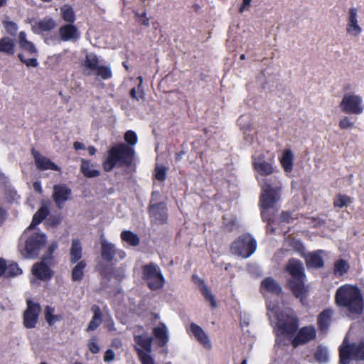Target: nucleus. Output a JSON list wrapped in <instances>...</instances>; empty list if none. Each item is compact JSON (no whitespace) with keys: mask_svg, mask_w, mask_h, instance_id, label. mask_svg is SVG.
Segmentation results:
<instances>
[{"mask_svg":"<svg viewBox=\"0 0 364 364\" xmlns=\"http://www.w3.org/2000/svg\"><path fill=\"white\" fill-rule=\"evenodd\" d=\"M334 303L351 319L364 311V298L361 290L355 285L346 284L339 287L335 293Z\"/></svg>","mask_w":364,"mask_h":364,"instance_id":"obj_1","label":"nucleus"},{"mask_svg":"<svg viewBox=\"0 0 364 364\" xmlns=\"http://www.w3.org/2000/svg\"><path fill=\"white\" fill-rule=\"evenodd\" d=\"M284 269L290 275L287 280L286 288L304 305L309 294V287L306 284V275L302 262L296 258H291Z\"/></svg>","mask_w":364,"mask_h":364,"instance_id":"obj_2","label":"nucleus"},{"mask_svg":"<svg viewBox=\"0 0 364 364\" xmlns=\"http://www.w3.org/2000/svg\"><path fill=\"white\" fill-rule=\"evenodd\" d=\"M135 149L125 143H118L107 151V156L102 162L103 170L112 171L115 167H130L134 161Z\"/></svg>","mask_w":364,"mask_h":364,"instance_id":"obj_3","label":"nucleus"},{"mask_svg":"<svg viewBox=\"0 0 364 364\" xmlns=\"http://www.w3.org/2000/svg\"><path fill=\"white\" fill-rule=\"evenodd\" d=\"M338 351L339 364H349L351 360L364 361V341L350 343L345 338Z\"/></svg>","mask_w":364,"mask_h":364,"instance_id":"obj_4","label":"nucleus"},{"mask_svg":"<svg viewBox=\"0 0 364 364\" xmlns=\"http://www.w3.org/2000/svg\"><path fill=\"white\" fill-rule=\"evenodd\" d=\"M142 279L146 282L147 287L151 291L161 289L165 284V279L160 267L154 262L141 267Z\"/></svg>","mask_w":364,"mask_h":364,"instance_id":"obj_5","label":"nucleus"},{"mask_svg":"<svg viewBox=\"0 0 364 364\" xmlns=\"http://www.w3.org/2000/svg\"><path fill=\"white\" fill-rule=\"evenodd\" d=\"M257 249V241L250 234H243L234 240L230 247L231 252L235 255L247 258Z\"/></svg>","mask_w":364,"mask_h":364,"instance_id":"obj_6","label":"nucleus"},{"mask_svg":"<svg viewBox=\"0 0 364 364\" xmlns=\"http://www.w3.org/2000/svg\"><path fill=\"white\" fill-rule=\"evenodd\" d=\"M134 341L136 343L134 346V349L141 363L155 364L154 358L151 355V353L152 352L153 338L146 334L134 335Z\"/></svg>","mask_w":364,"mask_h":364,"instance_id":"obj_7","label":"nucleus"},{"mask_svg":"<svg viewBox=\"0 0 364 364\" xmlns=\"http://www.w3.org/2000/svg\"><path fill=\"white\" fill-rule=\"evenodd\" d=\"M277 319V327L282 335L291 336L298 331L299 319L292 310L282 311Z\"/></svg>","mask_w":364,"mask_h":364,"instance_id":"obj_8","label":"nucleus"},{"mask_svg":"<svg viewBox=\"0 0 364 364\" xmlns=\"http://www.w3.org/2000/svg\"><path fill=\"white\" fill-rule=\"evenodd\" d=\"M281 198V188L273 187L268 183L262 186V193L259 197L261 209L273 208Z\"/></svg>","mask_w":364,"mask_h":364,"instance_id":"obj_9","label":"nucleus"},{"mask_svg":"<svg viewBox=\"0 0 364 364\" xmlns=\"http://www.w3.org/2000/svg\"><path fill=\"white\" fill-rule=\"evenodd\" d=\"M47 238L44 233L34 232L25 242L26 257L36 258L44 247Z\"/></svg>","mask_w":364,"mask_h":364,"instance_id":"obj_10","label":"nucleus"},{"mask_svg":"<svg viewBox=\"0 0 364 364\" xmlns=\"http://www.w3.org/2000/svg\"><path fill=\"white\" fill-rule=\"evenodd\" d=\"M362 102L359 95L346 94L340 103V107L346 114H360L364 109Z\"/></svg>","mask_w":364,"mask_h":364,"instance_id":"obj_11","label":"nucleus"},{"mask_svg":"<svg viewBox=\"0 0 364 364\" xmlns=\"http://www.w3.org/2000/svg\"><path fill=\"white\" fill-rule=\"evenodd\" d=\"M154 192L151 194V200H153V197L154 195ZM148 211L151 218V222L154 223L156 225H164L166 224L168 221V208L164 202L152 203H151L148 207Z\"/></svg>","mask_w":364,"mask_h":364,"instance_id":"obj_12","label":"nucleus"},{"mask_svg":"<svg viewBox=\"0 0 364 364\" xmlns=\"http://www.w3.org/2000/svg\"><path fill=\"white\" fill-rule=\"evenodd\" d=\"M297 333L291 340V345L296 348L314 340L316 338V330L313 325L298 328Z\"/></svg>","mask_w":364,"mask_h":364,"instance_id":"obj_13","label":"nucleus"},{"mask_svg":"<svg viewBox=\"0 0 364 364\" xmlns=\"http://www.w3.org/2000/svg\"><path fill=\"white\" fill-rule=\"evenodd\" d=\"M26 304L27 308L23 313V325L26 328H33L38 322L41 306L30 299L26 301Z\"/></svg>","mask_w":364,"mask_h":364,"instance_id":"obj_14","label":"nucleus"},{"mask_svg":"<svg viewBox=\"0 0 364 364\" xmlns=\"http://www.w3.org/2000/svg\"><path fill=\"white\" fill-rule=\"evenodd\" d=\"M71 194L72 191L70 188L65 183H59L53 186L52 198L56 205L60 208L70 199Z\"/></svg>","mask_w":364,"mask_h":364,"instance_id":"obj_15","label":"nucleus"},{"mask_svg":"<svg viewBox=\"0 0 364 364\" xmlns=\"http://www.w3.org/2000/svg\"><path fill=\"white\" fill-rule=\"evenodd\" d=\"M58 35L62 41H77L80 38L77 27L74 23H65L58 29Z\"/></svg>","mask_w":364,"mask_h":364,"instance_id":"obj_16","label":"nucleus"},{"mask_svg":"<svg viewBox=\"0 0 364 364\" xmlns=\"http://www.w3.org/2000/svg\"><path fill=\"white\" fill-rule=\"evenodd\" d=\"M252 166L259 175L263 176L271 175L274 172L272 163L266 161L264 155L252 157Z\"/></svg>","mask_w":364,"mask_h":364,"instance_id":"obj_17","label":"nucleus"},{"mask_svg":"<svg viewBox=\"0 0 364 364\" xmlns=\"http://www.w3.org/2000/svg\"><path fill=\"white\" fill-rule=\"evenodd\" d=\"M32 273L37 279L42 281H48L53 276V270L43 260L33 264L32 267Z\"/></svg>","mask_w":364,"mask_h":364,"instance_id":"obj_18","label":"nucleus"},{"mask_svg":"<svg viewBox=\"0 0 364 364\" xmlns=\"http://www.w3.org/2000/svg\"><path fill=\"white\" fill-rule=\"evenodd\" d=\"M323 253H324V251L322 250H318L308 253L304 257L307 268H323L324 267V261L322 257Z\"/></svg>","mask_w":364,"mask_h":364,"instance_id":"obj_19","label":"nucleus"},{"mask_svg":"<svg viewBox=\"0 0 364 364\" xmlns=\"http://www.w3.org/2000/svg\"><path fill=\"white\" fill-rule=\"evenodd\" d=\"M100 245H101V256L102 258L107 262H111L114 258V256L117 253L114 245L107 242L104 235L100 237Z\"/></svg>","mask_w":364,"mask_h":364,"instance_id":"obj_20","label":"nucleus"},{"mask_svg":"<svg viewBox=\"0 0 364 364\" xmlns=\"http://www.w3.org/2000/svg\"><path fill=\"white\" fill-rule=\"evenodd\" d=\"M99 65V58L94 53H87L85 59L81 62L80 66L83 73L90 75Z\"/></svg>","mask_w":364,"mask_h":364,"instance_id":"obj_21","label":"nucleus"},{"mask_svg":"<svg viewBox=\"0 0 364 364\" xmlns=\"http://www.w3.org/2000/svg\"><path fill=\"white\" fill-rule=\"evenodd\" d=\"M333 310L327 308L323 310L317 316V326L321 331H327L332 322Z\"/></svg>","mask_w":364,"mask_h":364,"instance_id":"obj_22","label":"nucleus"},{"mask_svg":"<svg viewBox=\"0 0 364 364\" xmlns=\"http://www.w3.org/2000/svg\"><path fill=\"white\" fill-rule=\"evenodd\" d=\"M346 31L350 35L355 36L360 35L362 32V28L358 23L357 9L355 8H351L349 10Z\"/></svg>","mask_w":364,"mask_h":364,"instance_id":"obj_23","label":"nucleus"},{"mask_svg":"<svg viewBox=\"0 0 364 364\" xmlns=\"http://www.w3.org/2000/svg\"><path fill=\"white\" fill-rule=\"evenodd\" d=\"M260 289L276 296H279L282 293L281 285L271 277H266L261 282Z\"/></svg>","mask_w":364,"mask_h":364,"instance_id":"obj_24","label":"nucleus"},{"mask_svg":"<svg viewBox=\"0 0 364 364\" xmlns=\"http://www.w3.org/2000/svg\"><path fill=\"white\" fill-rule=\"evenodd\" d=\"M35 163L38 169L41 171L53 170L59 171V167L49 159L41 156L37 151H33Z\"/></svg>","mask_w":364,"mask_h":364,"instance_id":"obj_25","label":"nucleus"},{"mask_svg":"<svg viewBox=\"0 0 364 364\" xmlns=\"http://www.w3.org/2000/svg\"><path fill=\"white\" fill-rule=\"evenodd\" d=\"M153 335L159 347H164L168 342V329L165 323L161 322L153 328Z\"/></svg>","mask_w":364,"mask_h":364,"instance_id":"obj_26","label":"nucleus"},{"mask_svg":"<svg viewBox=\"0 0 364 364\" xmlns=\"http://www.w3.org/2000/svg\"><path fill=\"white\" fill-rule=\"evenodd\" d=\"M191 333L195 336L196 339L205 348L208 349L211 348V343L208 335L205 333L203 328L196 323H192L190 325Z\"/></svg>","mask_w":364,"mask_h":364,"instance_id":"obj_27","label":"nucleus"},{"mask_svg":"<svg viewBox=\"0 0 364 364\" xmlns=\"http://www.w3.org/2000/svg\"><path fill=\"white\" fill-rule=\"evenodd\" d=\"M91 311L93 313V316L85 329L87 332L95 331L102 323V313L100 307L97 304H93L91 306Z\"/></svg>","mask_w":364,"mask_h":364,"instance_id":"obj_28","label":"nucleus"},{"mask_svg":"<svg viewBox=\"0 0 364 364\" xmlns=\"http://www.w3.org/2000/svg\"><path fill=\"white\" fill-rule=\"evenodd\" d=\"M80 172L86 178H95L100 175V171L95 169V164H92L90 160L81 159Z\"/></svg>","mask_w":364,"mask_h":364,"instance_id":"obj_29","label":"nucleus"},{"mask_svg":"<svg viewBox=\"0 0 364 364\" xmlns=\"http://www.w3.org/2000/svg\"><path fill=\"white\" fill-rule=\"evenodd\" d=\"M56 26V21L53 18L46 16L36 23L35 26L33 27V31L35 33L37 32L36 30L41 32H48L54 29Z\"/></svg>","mask_w":364,"mask_h":364,"instance_id":"obj_30","label":"nucleus"},{"mask_svg":"<svg viewBox=\"0 0 364 364\" xmlns=\"http://www.w3.org/2000/svg\"><path fill=\"white\" fill-rule=\"evenodd\" d=\"M82 248L81 242L78 239L72 240V245L70 251V262L71 264H75L82 258Z\"/></svg>","mask_w":364,"mask_h":364,"instance_id":"obj_31","label":"nucleus"},{"mask_svg":"<svg viewBox=\"0 0 364 364\" xmlns=\"http://www.w3.org/2000/svg\"><path fill=\"white\" fill-rule=\"evenodd\" d=\"M294 154L291 149H285L280 159V164L287 173H290L293 170Z\"/></svg>","mask_w":364,"mask_h":364,"instance_id":"obj_32","label":"nucleus"},{"mask_svg":"<svg viewBox=\"0 0 364 364\" xmlns=\"http://www.w3.org/2000/svg\"><path fill=\"white\" fill-rule=\"evenodd\" d=\"M18 43L20 48L28 52L30 55H33L37 53V49L36 48L34 44L27 40L26 33L24 31H21L18 34Z\"/></svg>","mask_w":364,"mask_h":364,"instance_id":"obj_33","label":"nucleus"},{"mask_svg":"<svg viewBox=\"0 0 364 364\" xmlns=\"http://www.w3.org/2000/svg\"><path fill=\"white\" fill-rule=\"evenodd\" d=\"M73 268L71 272V279L73 282H80L84 277L85 269L87 267V262L85 260H80Z\"/></svg>","mask_w":364,"mask_h":364,"instance_id":"obj_34","label":"nucleus"},{"mask_svg":"<svg viewBox=\"0 0 364 364\" xmlns=\"http://www.w3.org/2000/svg\"><path fill=\"white\" fill-rule=\"evenodd\" d=\"M0 53L7 55H13L15 53V43L14 40L9 37H3L0 39Z\"/></svg>","mask_w":364,"mask_h":364,"instance_id":"obj_35","label":"nucleus"},{"mask_svg":"<svg viewBox=\"0 0 364 364\" xmlns=\"http://www.w3.org/2000/svg\"><path fill=\"white\" fill-rule=\"evenodd\" d=\"M60 16L67 23H74L76 20L75 13L69 4H64L60 7Z\"/></svg>","mask_w":364,"mask_h":364,"instance_id":"obj_36","label":"nucleus"},{"mask_svg":"<svg viewBox=\"0 0 364 364\" xmlns=\"http://www.w3.org/2000/svg\"><path fill=\"white\" fill-rule=\"evenodd\" d=\"M349 269L350 265L347 261L343 259H337L333 265V274L336 277H342L349 271Z\"/></svg>","mask_w":364,"mask_h":364,"instance_id":"obj_37","label":"nucleus"},{"mask_svg":"<svg viewBox=\"0 0 364 364\" xmlns=\"http://www.w3.org/2000/svg\"><path fill=\"white\" fill-rule=\"evenodd\" d=\"M49 214V209L46 206H41L33 215L31 223L28 228H33L40 224Z\"/></svg>","mask_w":364,"mask_h":364,"instance_id":"obj_38","label":"nucleus"},{"mask_svg":"<svg viewBox=\"0 0 364 364\" xmlns=\"http://www.w3.org/2000/svg\"><path fill=\"white\" fill-rule=\"evenodd\" d=\"M122 241L126 242L131 246H137L140 243L139 236L130 230H123L120 235Z\"/></svg>","mask_w":364,"mask_h":364,"instance_id":"obj_39","label":"nucleus"},{"mask_svg":"<svg viewBox=\"0 0 364 364\" xmlns=\"http://www.w3.org/2000/svg\"><path fill=\"white\" fill-rule=\"evenodd\" d=\"M202 286L200 287V291L204 296L205 299L210 303L211 308L213 309L217 307V302L215 296L212 294L210 290L205 284L203 280H200Z\"/></svg>","mask_w":364,"mask_h":364,"instance_id":"obj_40","label":"nucleus"},{"mask_svg":"<svg viewBox=\"0 0 364 364\" xmlns=\"http://www.w3.org/2000/svg\"><path fill=\"white\" fill-rule=\"evenodd\" d=\"M137 80L139 81L137 89L135 87L131 89L129 95L132 99L139 101V100L144 99L145 94L142 87L143 77L141 76H139Z\"/></svg>","mask_w":364,"mask_h":364,"instance_id":"obj_41","label":"nucleus"},{"mask_svg":"<svg viewBox=\"0 0 364 364\" xmlns=\"http://www.w3.org/2000/svg\"><path fill=\"white\" fill-rule=\"evenodd\" d=\"M95 75L102 80H108L112 77V72L109 66L98 65L95 70Z\"/></svg>","mask_w":364,"mask_h":364,"instance_id":"obj_42","label":"nucleus"},{"mask_svg":"<svg viewBox=\"0 0 364 364\" xmlns=\"http://www.w3.org/2000/svg\"><path fill=\"white\" fill-rule=\"evenodd\" d=\"M351 202L352 200L350 197L339 193L335 197L333 200V206L335 208H342L351 203Z\"/></svg>","mask_w":364,"mask_h":364,"instance_id":"obj_43","label":"nucleus"},{"mask_svg":"<svg viewBox=\"0 0 364 364\" xmlns=\"http://www.w3.org/2000/svg\"><path fill=\"white\" fill-rule=\"evenodd\" d=\"M314 358L318 363H326L328 359L327 349L321 346H318L314 353Z\"/></svg>","mask_w":364,"mask_h":364,"instance_id":"obj_44","label":"nucleus"},{"mask_svg":"<svg viewBox=\"0 0 364 364\" xmlns=\"http://www.w3.org/2000/svg\"><path fill=\"white\" fill-rule=\"evenodd\" d=\"M22 273V270L19 268L16 263L10 264L9 266L6 264L5 277L7 278L14 277Z\"/></svg>","mask_w":364,"mask_h":364,"instance_id":"obj_45","label":"nucleus"},{"mask_svg":"<svg viewBox=\"0 0 364 364\" xmlns=\"http://www.w3.org/2000/svg\"><path fill=\"white\" fill-rule=\"evenodd\" d=\"M124 139L125 141V144L133 147L138 141L136 134L132 130H128L125 132Z\"/></svg>","mask_w":364,"mask_h":364,"instance_id":"obj_46","label":"nucleus"},{"mask_svg":"<svg viewBox=\"0 0 364 364\" xmlns=\"http://www.w3.org/2000/svg\"><path fill=\"white\" fill-rule=\"evenodd\" d=\"M3 24L7 33L12 36H16L18 31V26L15 22L5 21Z\"/></svg>","mask_w":364,"mask_h":364,"instance_id":"obj_47","label":"nucleus"},{"mask_svg":"<svg viewBox=\"0 0 364 364\" xmlns=\"http://www.w3.org/2000/svg\"><path fill=\"white\" fill-rule=\"evenodd\" d=\"M58 247V243L56 242H53L50 244L47 249L46 253L43 255L42 259L44 262H48L49 260H51L53 259V254Z\"/></svg>","mask_w":364,"mask_h":364,"instance_id":"obj_48","label":"nucleus"},{"mask_svg":"<svg viewBox=\"0 0 364 364\" xmlns=\"http://www.w3.org/2000/svg\"><path fill=\"white\" fill-rule=\"evenodd\" d=\"M134 16L138 23L145 26H149V18L146 16V11H144L142 14L135 11Z\"/></svg>","mask_w":364,"mask_h":364,"instance_id":"obj_49","label":"nucleus"},{"mask_svg":"<svg viewBox=\"0 0 364 364\" xmlns=\"http://www.w3.org/2000/svg\"><path fill=\"white\" fill-rule=\"evenodd\" d=\"M54 308L46 306L45 308V319L50 326L54 324Z\"/></svg>","mask_w":364,"mask_h":364,"instance_id":"obj_50","label":"nucleus"},{"mask_svg":"<svg viewBox=\"0 0 364 364\" xmlns=\"http://www.w3.org/2000/svg\"><path fill=\"white\" fill-rule=\"evenodd\" d=\"M18 58H19V60L24 64H26V65L27 67H33V68H36L38 65V63L37 61V59L36 58H24V55L22 53H19L18 55Z\"/></svg>","mask_w":364,"mask_h":364,"instance_id":"obj_51","label":"nucleus"},{"mask_svg":"<svg viewBox=\"0 0 364 364\" xmlns=\"http://www.w3.org/2000/svg\"><path fill=\"white\" fill-rule=\"evenodd\" d=\"M154 176L156 180L164 181L166 178V168L164 166H157L155 168Z\"/></svg>","mask_w":364,"mask_h":364,"instance_id":"obj_52","label":"nucleus"},{"mask_svg":"<svg viewBox=\"0 0 364 364\" xmlns=\"http://www.w3.org/2000/svg\"><path fill=\"white\" fill-rule=\"evenodd\" d=\"M87 346L90 351L93 354L98 353L100 351V347L97 343V338L95 336L89 340Z\"/></svg>","mask_w":364,"mask_h":364,"instance_id":"obj_53","label":"nucleus"},{"mask_svg":"<svg viewBox=\"0 0 364 364\" xmlns=\"http://www.w3.org/2000/svg\"><path fill=\"white\" fill-rule=\"evenodd\" d=\"M338 125L341 129H348L353 128L354 123L350 120L349 117H344L340 120Z\"/></svg>","mask_w":364,"mask_h":364,"instance_id":"obj_54","label":"nucleus"},{"mask_svg":"<svg viewBox=\"0 0 364 364\" xmlns=\"http://www.w3.org/2000/svg\"><path fill=\"white\" fill-rule=\"evenodd\" d=\"M114 359V353L112 350L108 349L106 350L104 355V360L105 362H110Z\"/></svg>","mask_w":364,"mask_h":364,"instance_id":"obj_55","label":"nucleus"},{"mask_svg":"<svg viewBox=\"0 0 364 364\" xmlns=\"http://www.w3.org/2000/svg\"><path fill=\"white\" fill-rule=\"evenodd\" d=\"M267 209H262L261 210V217L263 221L270 223L272 221V217L269 214V212L266 210Z\"/></svg>","mask_w":364,"mask_h":364,"instance_id":"obj_56","label":"nucleus"},{"mask_svg":"<svg viewBox=\"0 0 364 364\" xmlns=\"http://www.w3.org/2000/svg\"><path fill=\"white\" fill-rule=\"evenodd\" d=\"M33 188L34 191L40 194L43 193V188L40 181H36L33 183Z\"/></svg>","mask_w":364,"mask_h":364,"instance_id":"obj_57","label":"nucleus"},{"mask_svg":"<svg viewBox=\"0 0 364 364\" xmlns=\"http://www.w3.org/2000/svg\"><path fill=\"white\" fill-rule=\"evenodd\" d=\"M6 271V261L5 259L0 258V278L4 275Z\"/></svg>","mask_w":364,"mask_h":364,"instance_id":"obj_58","label":"nucleus"},{"mask_svg":"<svg viewBox=\"0 0 364 364\" xmlns=\"http://www.w3.org/2000/svg\"><path fill=\"white\" fill-rule=\"evenodd\" d=\"M73 147L75 150L85 149V148L84 144L79 141H75L73 143Z\"/></svg>","mask_w":364,"mask_h":364,"instance_id":"obj_59","label":"nucleus"},{"mask_svg":"<svg viewBox=\"0 0 364 364\" xmlns=\"http://www.w3.org/2000/svg\"><path fill=\"white\" fill-rule=\"evenodd\" d=\"M252 0H243L242 4L240 8V12H243L245 7L249 6L250 5Z\"/></svg>","mask_w":364,"mask_h":364,"instance_id":"obj_60","label":"nucleus"},{"mask_svg":"<svg viewBox=\"0 0 364 364\" xmlns=\"http://www.w3.org/2000/svg\"><path fill=\"white\" fill-rule=\"evenodd\" d=\"M186 154L184 151H180L175 154V160L176 161H180L183 157V156Z\"/></svg>","mask_w":364,"mask_h":364,"instance_id":"obj_61","label":"nucleus"},{"mask_svg":"<svg viewBox=\"0 0 364 364\" xmlns=\"http://www.w3.org/2000/svg\"><path fill=\"white\" fill-rule=\"evenodd\" d=\"M5 218V210L0 208V225L3 223Z\"/></svg>","mask_w":364,"mask_h":364,"instance_id":"obj_62","label":"nucleus"},{"mask_svg":"<svg viewBox=\"0 0 364 364\" xmlns=\"http://www.w3.org/2000/svg\"><path fill=\"white\" fill-rule=\"evenodd\" d=\"M107 329L109 331H113L115 330V328H114V323L113 322V321H111V323H108L107 324Z\"/></svg>","mask_w":364,"mask_h":364,"instance_id":"obj_63","label":"nucleus"},{"mask_svg":"<svg viewBox=\"0 0 364 364\" xmlns=\"http://www.w3.org/2000/svg\"><path fill=\"white\" fill-rule=\"evenodd\" d=\"M87 149L90 156H92L96 153V149L93 146H90Z\"/></svg>","mask_w":364,"mask_h":364,"instance_id":"obj_64","label":"nucleus"}]
</instances>
